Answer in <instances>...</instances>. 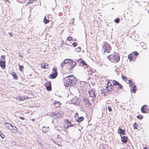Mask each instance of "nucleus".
<instances>
[{
	"instance_id": "23",
	"label": "nucleus",
	"mask_w": 149,
	"mask_h": 149,
	"mask_svg": "<svg viewBox=\"0 0 149 149\" xmlns=\"http://www.w3.org/2000/svg\"><path fill=\"white\" fill-rule=\"evenodd\" d=\"M12 75L13 77V78L14 79L17 80L18 79V76H17V74L14 72H13L12 73Z\"/></svg>"
},
{
	"instance_id": "4",
	"label": "nucleus",
	"mask_w": 149,
	"mask_h": 149,
	"mask_svg": "<svg viewBox=\"0 0 149 149\" xmlns=\"http://www.w3.org/2000/svg\"><path fill=\"white\" fill-rule=\"evenodd\" d=\"M63 114V112L60 109L58 110L57 112L52 113L50 116L51 117H55L57 118H62Z\"/></svg>"
},
{
	"instance_id": "3",
	"label": "nucleus",
	"mask_w": 149,
	"mask_h": 149,
	"mask_svg": "<svg viewBox=\"0 0 149 149\" xmlns=\"http://www.w3.org/2000/svg\"><path fill=\"white\" fill-rule=\"evenodd\" d=\"M4 126L13 133H15L18 132L17 128L9 123H6L4 124Z\"/></svg>"
},
{
	"instance_id": "28",
	"label": "nucleus",
	"mask_w": 149,
	"mask_h": 149,
	"mask_svg": "<svg viewBox=\"0 0 149 149\" xmlns=\"http://www.w3.org/2000/svg\"><path fill=\"white\" fill-rule=\"evenodd\" d=\"M139 126V125L137 124L136 123H135L134 124L133 127L134 129H138V127Z\"/></svg>"
},
{
	"instance_id": "44",
	"label": "nucleus",
	"mask_w": 149,
	"mask_h": 149,
	"mask_svg": "<svg viewBox=\"0 0 149 149\" xmlns=\"http://www.w3.org/2000/svg\"><path fill=\"white\" fill-rule=\"evenodd\" d=\"M144 149H149V146H146L144 148Z\"/></svg>"
},
{
	"instance_id": "46",
	"label": "nucleus",
	"mask_w": 149,
	"mask_h": 149,
	"mask_svg": "<svg viewBox=\"0 0 149 149\" xmlns=\"http://www.w3.org/2000/svg\"><path fill=\"white\" fill-rule=\"evenodd\" d=\"M74 19H72V20L70 21V22L72 24H73L74 23Z\"/></svg>"
},
{
	"instance_id": "20",
	"label": "nucleus",
	"mask_w": 149,
	"mask_h": 149,
	"mask_svg": "<svg viewBox=\"0 0 149 149\" xmlns=\"http://www.w3.org/2000/svg\"><path fill=\"white\" fill-rule=\"evenodd\" d=\"M16 99L17 100H19L20 101H24L25 99V97L24 96H19L17 97Z\"/></svg>"
},
{
	"instance_id": "37",
	"label": "nucleus",
	"mask_w": 149,
	"mask_h": 149,
	"mask_svg": "<svg viewBox=\"0 0 149 149\" xmlns=\"http://www.w3.org/2000/svg\"><path fill=\"white\" fill-rule=\"evenodd\" d=\"M79 114L78 113H76L75 116V117L77 120V119L78 118H79Z\"/></svg>"
},
{
	"instance_id": "52",
	"label": "nucleus",
	"mask_w": 149,
	"mask_h": 149,
	"mask_svg": "<svg viewBox=\"0 0 149 149\" xmlns=\"http://www.w3.org/2000/svg\"><path fill=\"white\" fill-rule=\"evenodd\" d=\"M35 120V119H33L32 120L33 121H34V120Z\"/></svg>"
},
{
	"instance_id": "30",
	"label": "nucleus",
	"mask_w": 149,
	"mask_h": 149,
	"mask_svg": "<svg viewBox=\"0 0 149 149\" xmlns=\"http://www.w3.org/2000/svg\"><path fill=\"white\" fill-rule=\"evenodd\" d=\"M43 21L45 24H47L49 22V20L47 19H46V17L45 16L43 20Z\"/></svg>"
},
{
	"instance_id": "35",
	"label": "nucleus",
	"mask_w": 149,
	"mask_h": 149,
	"mask_svg": "<svg viewBox=\"0 0 149 149\" xmlns=\"http://www.w3.org/2000/svg\"><path fill=\"white\" fill-rule=\"evenodd\" d=\"M117 86L120 89H121L123 88V86L119 83L117 85Z\"/></svg>"
},
{
	"instance_id": "5",
	"label": "nucleus",
	"mask_w": 149,
	"mask_h": 149,
	"mask_svg": "<svg viewBox=\"0 0 149 149\" xmlns=\"http://www.w3.org/2000/svg\"><path fill=\"white\" fill-rule=\"evenodd\" d=\"M57 70V68L56 66L53 68L52 69L53 73L49 75L50 78L54 79L57 77L58 74Z\"/></svg>"
},
{
	"instance_id": "9",
	"label": "nucleus",
	"mask_w": 149,
	"mask_h": 149,
	"mask_svg": "<svg viewBox=\"0 0 149 149\" xmlns=\"http://www.w3.org/2000/svg\"><path fill=\"white\" fill-rule=\"evenodd\" d=\"M107 84H106V89L108 91L111 92L113 91V86L112 85L111 82L109 80L107 81Z\"/></svg>"
},
{
	"instance_id": "41",
	"label": "nucleus",
	"mask_w": 149,
	"mask_h": 149,
	"mask_svg": "<svg viewBox=\"0 0 149 149\" xmlns=\"http://www.w3.org/2000/svg\"><path fill=\"white\" fill-rule=\"evenodd\" d=\"M72 45L74 46V47H75L77 45V44L75 42H73Z\"/></svg>"
},
{
	"instance_id": "2",
	"label": "nucleus",
	"mask_w": 149,
	"mask_h": 149,
	"mask_svg": "<svg viewBox=\"0 0 149 149\" xmlns=\"http://www.w3.org/2000/svg\"><path fill=\"white\" fill-rule=\"evenodd\" d=\"M107 58L111 62L116 63L119 61L120 56L117 53H114L107 56Z\"/></svg>"
},
{
	"instance_id": "25",
	"label": "nucleus",
	"mask_w": 149,
	"mask_h": 149,
	"mask_svg": "<svg viewBox=\"0 0 149 149\" xmlns=\"http://www.w3.org/2000/svg\"><path fill=\"white\" fill-rule=\"evenodd\" d=\"M49 128V127H47L45 126L43 127L42 129L43 132L45 133L47 132L48 131V129Z\"/></svg>"
},
{
	"instance_id": "8",
	"label": "nucleus",
	"mask_w": 149,
	"mask_h": 149,
	"mask_svg": "<svg viewBox=\"0 0 149 149\" xmlns=\"http://www.w3.org/2000/svg\"><path fill=\"white\" fill-rule=\"evenodd\" d=\"M63 127L67 129L68 127L74 126V125L72 124L67 119L64 120L63 121Z\"/></svg>"
},
{
	"instance_id": "24",
	"label": "nucleus",
	"mask_w": 149,
	"mask_h": 149,
	"mask_svg": "<svg viewBox=\"0 0 149 149\" xmlns=\"http://www.w3.org/2000/svg\"><path fill=\"white\" fill-rule=\"evenodd\" d=\"M54 104L56 107H60L61 103L59 102L55 101L54 102Z\"/></svg>"
},
{
	"instance_id": "38",
	"label": "nucleus",
	"mask_w": 149,
	"mask_h": 149,
	"mask_svg": "<svg viewBox=\"0 0 149 149\" xmlns=\"http://www.w3.org/2000/svg\"><path fill=\"white\" fill-rule=\"evenodd\" d=\"M0 136L2 139H3L5 137L4 135L2 132L0 134Z\"/></svg>"
},
{
	"instance_id": "33",
	"label": "nucleus",
	"mask_w": 149,
	"mask_h": 149,
	"mask_svg": "<svg viewBox=\"0 0 149 149\" xmlns=\"http://www.w3.org/2000/svg\"><path fill=\"white\" fill-rule=\"evenodd\" d=\"M122 78V79L125 81H126L127 80V77H125V76L122 75L121 76Z\"/></svg>"
},
{
	"instance_id": "42",
	"label": "nucleus",
	"mask_w": 149,
	"mask_h": 149,
	"mask_svg": "<svg viewBox=\"0 0 149 149\" xmlns=\"http://www.w3.org/2000/svg\"><path fill=\"white\" fill-rule=\"evenodd\" d=\"M34 1H36V0H30L28 2V3H31Z\"/></svg>"
},
{
	"instance_id": "54",
	"label": "nucleus",
	"mask_w": 149,
	"mask_h": 149,
	"mask_svg": "<svg viewBox=\"0 0 149 149\" xmlns=\"http://www.w3.org/2000/svg\"><path fill=\"white\" fill-rule=\"evenodd\" d=\"M17 0L18 1V0Z\"/></svg>"
},
{
	"instance_id": "1",
	"label": "nucleus",
	"mask_w": 149,
	"mask_h": 149,
	"mask_svg": "<svg viewBox=\"0 0 149 149\" xmlns=\"http://www.w3.org/2000/svg\"><path fill=\"white\" fill-rule=\"evenodd\" d=\"M76 78L73 75L68 76L66 78L65 85L66 87L74 86L76 85Z\"/></svg>"
},
{
	"instance_id": "34",
	"label": "nucleus",
	"mask_w": 149,
	"mask_h": 149,
	"mask_svg": "<svg viewBox=\"0 0 149 149\" xmlns=\"http://www.w3.org/2000/svg\"><path fill=\"white\" fill-rule=\"evenodd\" d=\"M136 117L138 118H139L140 119H142L143 118V116L142 115H139L137 116Z\"/></svg>"
},
{
	"instance_id": "6",
	"label": "nucleus",
	"mask_w": 149,
	"mask_h": 149,
	"mask_svg": "<svg viewBox=\"0 0 149 149\" xmlns=\"http://www.w3.org/2000/svg\"><path fill=\"white\" fill-rule=\"evenodd\" d=\"M128 82L130 85V86L132 88L131 90V92L135 93L137 90L136 86L135 85V83L133 82L131 80H129Z\"/></svg>"
},
{
	"instance_id": "48",
	"label": "nucleus",
	"mask_w": 149,
	"mask_h": 149,
	"mask_svg": "<svg viewBox=\"0 0 149 149\" xmlns=\"http://www.w3.org/2000/svg\"><path fill=\"white\" fill-rule=\"evenodd\" d=\"M19 118L20 119H22L23 120H24L25 119V118L23 117L22 116L20 117H19Z\"/></svg>"
},
{
	"instance_id": "31",
	"label": "nucleus",
	"mask_w": 149,
	"mask_h": 149,
	"mask_svg": "<svg viewBox=\"0 0 149 149\" xmlns=\"http://www.w3.org/2000/svg\"><path fill=\"white\" fill-rule=\"evenodd\" d=\"M19 70L21 72H23V69L24 68V67L23 65H19Z\"/></svg>"
},
{
	"instance_id": "29",
	"label": "nucleus",
	"mask_w": 149,
	"mask_h": 149,
	"mask_svg": "<svg viewBox=\"0 0 149 149\" xmlns=\"http://www.w3.org/2000/svg\"><path fill=\"white\" fill-rule=\"evenodd\" d=\"M112 83H113V84L114 85H117L119 83V82L117 81H116V80H113V81H112Z\"/></svg>"
},
{
	"instance_id": "53",
	"label": "nucleus",
	"mask_w": 149,
	"mask_h": 149,
	"mask_svg": "<svg viewBox=\"0 0 149 149\" xmlns=\"http://www.w3.org/2000/svg\"><path fill=\"white\" fill-rule=\"evenodd\" d=\"M17 0L18 1V0Z\"/></svg>"
},
{
	"instance_id": "22",
	"label": "nucleus",
	"mask_w": 149,
	"mask_h": 149,
	"mask_svg": "<svg viewBox=\"0 0 149 149\" xmlns=\"http://www.w3.org/2000/svg\"><path fill=\"white\" fill-rule=\"evenodd\" d=\"M41 66L42 68L47 69L48 68V65L45 63H43L41 64Z\"/></svg>"
},
{
	"instance_id": "17",
	"label": "nucleus",
	"mask_w": 149,
	"mask_h": 149,
	"mask_svg": "<svg viewBox=\"0 0 149 149\" xmlns=\"http://www.w3.org/2000/svg\"><path fill=\"white\" fill-rule=\"evenodd\" d=\"M118 133L120 135H124L125 134V130H123L120 128H119L118 129Z\"/></svg>"
},
{
	"instance_id": "49",
	"label": "nucleus",
	"mask_w": 149,
	"mask_h": 149,
	"mask_svg": "<svg viewBox=\"0 0 149 149\" xmlns=\"http://www.w3.org/2000/svg\"><path fill=\"white\" fill-rule=\"evenodd\" d=\"M1 57L3 59H4L5 58V56H1Z\"/></svg>"
},
{
	"instance_id": "16",
	"label": "nucleus",
	"mask_w": 149,
	"mask_h": 149,
	"mask_svg": "<svg viewBox=\"0 0 149 149\" xmlns=\"http://www.w3.org/2000/svg\"><path fill=\"white\" fill-rule=\"evenodd\" d=\"M71 101L72 104L77 105L79 104L80 103L79 100L76 97H74L73 98L72 100Z\"/></svg>"
},
{
	"instance_id": "11",
	"label": "nucleus",
	"mask_w": 149,
	"mask_h": 149,
	"mask_svg": "<svg viewBox=\"0 0 149 149\" xmlns=\"http://www.w3.org/2000/svg\"><path fill=\"white\" fill-rule=\"evenodd\" d=\"M141 110L143 113H146L149 111V107L146 105H144L141 107Z\"/></svg>"
},
{
	"instance_id": "36",
	"label": "nucleus",
	"mask_w": 149,
	"mask_h": 149,
	"mask_svg": "<svg viewBox=\"0 0 149 149\" xmlns=\"http://www.w3.org/2000/svg\"><path fill=\"white\" fill-rule=\"evenodd\" d=\"M108 109L109 111L111 112L112 111L111 107L110 106H108Z\"/></svg>"
},
{
	"instance_id": "51",
	"label": "nucleus",
	"mask_w": 149,
	"mask_h": 149,
	"mask_svg": "<svg viewBox=\"0 0 149 149\" xmlns=\"http://www.w3.org/2000/svg\"><path fill=\"white\" fill-rule=\"evenodd\" d=\"M8 1V0H5V1H6V2H7Z\"/></svg>"
},
{
	"instance_id": "50",
	"label": "nucleus",
	"mask_w": 149,
	"mask_h": 149,
	"mask_svg": "<svg viewBox=\"0 0 149 149\" xmlns=\"http://www.w3.org/2000/svg\"><path fill=\"white\" fill-rule=\"evenodd\" d=\"M9 33V34H10V36L11 37H12V36H11V34H12L11 33Z\"/></svg>"
},
{
	"instance_id": "26",
	"label": "nucleus",
	"mask_w": 149,
	"mask_h": 149,
	"mask_svg": "<svg viewBox=\"0 0 149 149\" xmlns=\"http://www.w3.org/2000/svg\"><path fill=\"white\" fill-rule=\"evenodd\" d=\"M84 119V118L83 116H81L79 117V118L77 119V121L78 122H80L83 121Z\"/></svg>"
},
{
	"instance_id": "18",
	"label": "nucleus",
	"mask_w": 149,
	"mask_h": 149,
	"mask_svg": "<svg viewBox=\"0 0 149 149\" xmlns=\"http://www.w3.org/2000/svg\"><path fill=\"white\" fill-rule=\"evenodd\" d=\"M71 61L72 60L69 59H66L62 63L61 65L63 67V66L65 63H70V62H71Z\"/></svg>"
},
{
	"instance_id": "12",
	"label": "nucleus",
	"mask_w": 149,
	"mask_h": 149,
	"mask_svg": "<svg viewBox=\"0 0 149 149\" xmlns=\"http://www.w3.org/2000/svg\"><path fill=\"white\" fill-rule=\"evenodd\" d=\"M45 86L46 87V90L48 91H51L52 90L51 82L50 81H47L45 84Z\"/></svg>"
},
{
	"instance_id": "14",
	"label": "nucleus",
	"mask_w": 149,
	"mask_h": 149,
	"mask_svg": "<svg viewBox=\"0 0 149 149\" xmlns=\"http://www.w3.org/2000/svg\"><path fill=\"white\" fill-rule=\"evenodd\" d=\"M88 93L90 97L93 98H95L96 95L95 94L94 90L91 89L88 91Z\"/></svg>"
},
{
	"instance_id": "39",
	"label": "nucleus",
	"mask_w": 149,
	"mask_h": 149,
	"mask_svg": "<svg viewBox=\"0 0 149 149\" xmlns=\"http://www.w3.org/2000/svg\"><path fill=\"white\" fill-rule=\"evenodd\" d=\"M120 21V19L118 18H116L115 20V22L116 23H118Z\"/></svg>"
},
{
	"instance_id": "45",
	"label": "nucleus",
	"mask_w": 149,
	"mask_h": 149,
	"mask_svg": "<svg viewBox=\"0 0 149 149\" xmlns=\"http://www.w3.org/2000/svg\"><path fill=\"white\" fill-rule=\"evenodd\" d=\"M109 47H110V46L109 45V44H106L104 46H103V47H109Z\"/></svg>"
},
{
	"instance_id": "13",
	"label": "nucleus",
	"mask_w": 149,
	"mask_h": 149,
	"mask_svg": "<svg viewBox=\"0 0 149 149\" xmlns=\"http://www.w3.org/2000/svg\"><path fill=\"white\" fill-rule=\"evenodd\" d=\"M78 63L83 65L84 68H88L89 66L86 63L85 61L81 59H79L78 61Z\"/></svg>"
},
{
	"instance_id": "15",
	"label": "nucleus",
	"mask_w": 149,
	"mask_h": 149,
	"mask_svg": "<svg viewBox=\"0 0 149 149\" xmlns=\"http://www.w3.org/2000/svg\"><path fill=\"white\" fill-rule=\"evenodd\" d=\"M111 49V47H102V51L104 53L105 52L109 53Z\"/></svg>"
},
{
	"instance_id": "40",
	"label": "nucleus",
	"mask_w": 149,
	"mask_h": 149,
	"mask_svg": "<svg viewBox=\"0 0 149 149\" xmlns=\"http://www.w3.org/2000/svg\"><path fill=\"white\" fill-rule=\"evenodd\" d=\"M19 56L20 58V59L21 60H22L23 57V56L20 54H19Z\"/></svg>"
},
{
	"instance_id": "43",
	"label": "nucleus",
	"mask_w": 149,
	"mask_h": 149,
	"mask_svg": "<svg viewBox=\"0 0 149 149\" xmlns=\"http://www.w3.org/2000/svg\"><path fill=\"white\" fill-rule=\"evenodd\" d=\"M67 39L69 41H70L71 40H72V38L71 37H68V38H67Z\"/></svg>"
},
{
	"instance_id": "47",
	"label": "nucleus",
	"mask_w": 149,
	"mask_h": 149,
	"mask_svg": "<svg viewBox=\"0 0 149 149\" xmlns=\"http://www.w3.org/2000/svg\"><path fill=\"white\" fill-rule=\"evenodd\" d=\"M141 47H142L144 45V44L143 42H141Z\"/></svg>"
},
{
	"instance_id": "7",
	"label": "nucleus",
	"mask_w": 149,
	"mask_h": 149,
	"mask_svg": "<svg viewBox=\"0 0 149 149\" xmlns=\"http://www.w3.org/2000/svg\"><path fill=\"white\" fill-rule=\"evenodd\" d=\"M139 53L136 51H134L128 56V58L130 61L133 60L136 58Z\"/></svg>"
},
{
	"instance_id": "21",
	"label": "nucleus",
	"mask_w": 149,
	"mask_h": 149,
	"mask_svg": "<svg viewBox=\"0 0 149 149\" xmlns=\"http://www.w3.org/2000/svg\"><path fill=\"white\" fill-rule=\"evenodd\" d=\"M0 65L1 67L3 69H4L6 67L5 62L3 61H0Z\"/></svg>"
},
{
	"instance_id": "32",
	"label": "nucleus",
	"mask_w": 149,
	"mask_h": 149,
	"mask_svg": "<svg viewBox=\"0 0 149 149\" xmlns=\"http://www.w3.org/2000/svg\"><path fill=\"white\" fill-rule=\"evenodd\" d=\"M70 63H71L70 64V65L71 66L72 68L74 66V65H75L76 64L75 62H72L71 61V62H70Z\"/></svg>"
},
{
	"instance_id": "27",
	"label": "nucleus",
	"mask_w": 149,
	"mask_h": 149,
	"mask_svg": "<svg viewBox=\"0 0 149 149\" xmlns=\"http://www.w3.org/2000/svg\"><path fill=\"white\" fill-rule=\"evenodd\" d=\"M75 51L77 52H79L81 51V47H77L75 48Z\"/></svg>"
},
{
	"instance_id": "10",
	"label": "nucleus",
	"mask_w": 149,
	"mask_h": 149,
	"mask_svg": "<svg viewBox=\"0 0 149 149\" xmlns=\"http://www.w3.org/2000/svg\"><path fill=\"white\" fill-rule=\"evenodd\" d=\"M82 102V103L87 107H89L91 106V103L89 99L87 98H83Z\"/></svg>"
},
{
	"instance_id": "19",
	"label": "nucleus",
	"mask_w": 149,
	"mask_h": 149,
	"mask_svg": "<svg viewBox=\"0 0 149 149\" xmlns=\"http://www.w3.org/2000/svg\"><path fill=\"white\" fill-rule=\"evenodd\" d=\"M122 142L124 143L127 142L128 139V137L126 136H123L121 138Z\"/></svg>"
}]
</instances>
